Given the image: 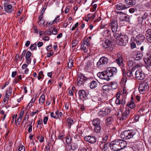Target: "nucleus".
<instances>
[{
    "instance_id": "59",
    "label": "nucleus",
    "mask_w": 151,
    "mask_h": 151,
    "mask_svg": "<svg viewBox=\"0 0 151 151\" xmlns=\"http://www.w3.org/2000/svg\"><path fill=\"white\" fill-rule=\"evenodd\" d=\"M37 127H38V125H41L42 126L43 125L41 119H39L38 120L37 122Z\"/></svg>"
},
{
    "instance_id": "22",
    "label": "nucleus",
    "mask_w": 151,
    "mask_h": 151,
    "mask_svg": "<svg viewBox=\"0 0 151 151\" xmlns=\"http://www.w3.org/2000/svg\"><path fill=\"white\" fill-rule=\"evenodd\" d=\"M92 63L89 61H87L85 63L84 68L86 71L90 72L92 68Z\"/></svg>"
},
{
    "instance_id": "21",
    "label": "nucleus",
    "mask_w": 151,
    "mask_h": 151,
    "mask_svg": "<svg viewBox=\"0 0 151 151\" xmlns=\"http://www.w3.org/2000/svg\"><path fill=\"white\" fill-rule=\"evenodd\" d=\"M102 35L105 38L107 37V39L111 37V32L110 31L108 30L103 31L102 33Z\"/></svg>"
},
{
    "instance_id": "62",
    "label": "nucleus",
    "mask_w": 151,
    "mask_h": 151,
    "mask_svg": "<svg viewBox=\"0 0 151 151\" xmlns=\"http://www.w3.org/2000/svg\"><path fill=\"white\" fill-rule=\"evenodd\" d=\"M12 89L11 87H9V89L6 91V93H8L9 94L11 95L12 93Z\"/></svg>"
},
{
    "instance_id": "55",
    "label": "nucleus",
    "mask_w": 151,
    "mask_h": 151,
    "mask_svg": "<svg viewBox=\"0 0 151 151\" xmlns=\"http://www.w3.org/2000/svg\"><path fill=\"white\" fill-rule=\"evenodd\" d=\"M109 85H104L102 87V89L104 90H105V91H108L109 89Z\"/></svg>"
},
{
    "instance_id": "16",
    "label": "nucleus",
    "mask_w": 151,
    "mask_h": 151,
    "mask_svg": "<svg viewBox=\"0 0 151 151\" xmlns=\"http://www.w3.org/2000/svg\"><path fill=\"white\" fill-rule=\"evenodd\" d=\"M84 139L86 141L88 142L91 144L94 143L96 141V139L95 137L90 135L85 137Z\"/></svg>"
},
{
    "instance_id": "5",
    "label": "nucleus",
    "mask_w": 151,
    "mask_h": 151,
    "mask_svg": "<svg viewBox=\"0 0 151 151\" xmlns=\"http://www.w3.org/2000/svg\"><path fill=\"white\" fill-rule=\"evenodd\" d=\"M100 121L101 120L99 118H96L93 121L92 123L94 126V130L96 133L100 132L101 129Z\"/></svg>"
},
{
    "instance_id": "13",
    "label": "nucleus",
    "mask_w": 151,
    "mask_h": 151,
    "mask_svg": "<svg viewBox=\"0 0 151 151\" xmlns=\"http://www.w3.org/2000/svg\"><path fill=\"white\" fill-rule=\"evenodd\" d=\"M119 20L121 22H129V16L126 15L125 14L122 13V12H119Z\"/></svg>"
},
{
    "instance_id": "53",
    "label": "nucleus",
    "mask_w": 151,
    "mask_h": 151,
    "mask_svg": "<svg viewBox=\"0 0 151 151\" xmlns=\"http://www.w3.org/2000/svg\"><path fill=\"white\" fill-rule=\"evenodd\" d=\"M22 119H20L19 118H18L17 121H16V119H15V124L17 126L19 125L20 124V122H21Z\"/></svg>"
},
{
    "instance_id": "15",
    "label": "nucleus",
    "mask_w": 151,
    "mask_h": 151,
    "mask_svg": "<svg viewBox=\"0 0 151 151\" xmlns=\"http://www.w3.org/2000/svg\"><path fill=\"white\" fill-rule=\"evenodd\" d=\"M115 103L116 104L121 105V108L119 109V110L122 111V109L123 108L124 106L125 103V99L124 98L122 99H116L115 101Z\"/></svg>"
},
{
    "instance_id": "6",
    "label": "nucleus",
    "mask_w": 151,
    "mask_h": 151,
    "mask_svg": "<svg viewBox=\"0 0 151 151\" xmlns=\"http://www.w3.org/2000/svg\"><path fill=\"white\" fill-rule=\"evenodd\" d=\"M91 79V78L86 77L83 74H79L77 78V85L78 86H81L83 85L86 81Z\"/></svg>"
},
{
    "instance_id": "39",
    "label": "nucleus",
    "mask_w": 151,
    "mask_h": 151,
    "mask_svg": "<svg viewBox=\"0 0 151 151\" xmlns=\"http://www.w3.org/2000/svg\"><path fill=\"white\" fill-rule=\"evenodd\" d=\"M73 60H70L68 63V66L69 68H71L73 66Z\"/></svg>"
},
{
    "instance_id": "25",
    "label": "nucleus",
    "mask_w": 151,
    "mask_h": 151,
    "mask_svg": "<svg viewBox=\"0 0 151 151\" xmlns=\"http://www.w3.org/2000/svg\"><path fill=\"white\" fill-rule=\"evenodd\" d=\"M110 43L109 40H106L102 44V46L105 49L109 47Z\"/></svg>"
},
{
    "instance_id": "57",
    "label": "nucleus",
    "mask_w": 151,
    "mask_h": 151,
    "mask_svg": "<svg viewBox=\"0 0 151 151\" xmlns=\"http://www.w3.org/2000/svg\"><path fill=\"white\" fill-rule=\"evenodd\" d=\"M25 147L23 145H21L18 149L19 151H25Z\"/></svg>"
},
{
    "instance_id": "1",
    "label": "nucleus",
    "mask_w": 151,
    "mask_h": 151,
    "mask_svg": "<svg viewBox=\"0 0 151 151\" xmlns=\"http://www.w3.org/2000/svg\"><path fill=\"white\" fill-rule=\"evenodd\" d=\"M117 71V70L116 68L109 67L105 71L99 72L97 75L100 79L108 81L110 80L109 77L115 75Z\"/></svg>"
},
{
    "instance_id": "40",
    "label": "nucleus",
    "mask_w": 151,
    "mask_h": 151,
    "mask_svg": "<svg viewBox=\"0 0 151 151\" xmlns=\"http://www.w3.org/2000/svg\"><path fill=\"white\" fill-rule=\"evenodd\" d=\"M127 65L129 67H131L132 66H137V65H135V64H134L132 60H129L127 62Z\"/></svg>"
},
{
    "instance_id": "12",
    "label": "nucleus",
    "mask_w": 151,
    "mask_h": 151,
    "mask_svg": "<svg viewBox=\"0 0 151 151\" xmlns=\"http://www.w3.org/2000/svg\"><path fill=\"white\" fill-rule=\"evenodd\" d=\"M135 75V77L137 80H142L145 78V74L141 69L136 71Z\"/></svg>"
},
{
    "instance_id": "56",
    "label": "nucleus",
    "mask_w": 151,
    "mask_h": 151,
    "mask_svg": "<svg viewBox=\"0 0 151 151\" xmlns=\"http://www.w3.org/2000/svg\"><path fill=\"white\" fill-rule=\"evenodd\" d=\"M37 139L39 140V142L40 143L44 141V137L42 136H39L37 137Z\"/></svg>"
},
{
    "instance_id": "19",
    "label": "nucleus",
    "mask_w": 151,
    "mask_h": 151,
    "mask_svg": "<svg viewBox=\"0 0 151 151\" xmlns=\"http://www.w3.org/2000/svg\"><path fill=\"white\" fill-rule=\"evenodd\" d=\"M120 150L125 148L127 145V142L124 140L122 139H117Z\"/></svg>"
},
{
    "instance_id": "50",
    "label": "nucleus",
    "mask_w": 151,
    "mask_h": 151,
    "mask_svg": "<svg viewBox=\"0 0 151 151\" xmlns=\"http://www.w3.org/2000/svg\"><path fill=\"white\" fill-rule=\"evenodd\" d=\"M97 101H98V102L99 104V106H98L99 107V106H101L102 105H103L105 104L104 102H102L103 101H102V100L100 98H98Z\"/></svg>"
},
{
    "instance_id": "20",
    "label": "nucleus",
    "mask_w": 151,
    "mask_h": 151,
    "mask_svg": "<svg viewBox=\"0 0 151 151\" xmlns=\"http://www.w3.org/2000/svg\"><path fill=\"white\" fill-rule=\"evenodd\" d=\"M128 8V5L122 3H119L116 5V8L119 10H123Z\"/></svg>"
},
{
    "instance_id": "45",
    "label": "nucleus",
    "mask_w": 151,
    "mask_h": 151,
    "mask_svg": "<svg viewBox=\"0 0 151 151\" xmlns=\"http://www.w3.org/2000/svg\"><path fill=\"white\" fill-rule=\"evenodd\" d=\"M111 111V108H110L109 107H107L104 111L105 112V113L106 114V116L108 115V114H109Z\"/></svg>"
},
{
    "instance_id": "51",
    "label": "nucleus",
    "mask_w": 151,
    "mask_h": 151,
    "mask_svg": "<svg viewBox=\"0 0 151 151\" xmlns=\"http://www.w3.org/2000/svg\"><path fill=\"white\" fill-rule=\"evenodd\" d=\"M30 49L31 50H36V49H37L36 44L35 43H34V44H33L32 45L30 46Z\"/></svg>"
},
{
    "instance_id": "2",
    "label": "nucleus",
    "mask_w": 151,
    "mask_h": 151,
    "mask_svg": "<svg viewBox=\"0 0 151 151\" xmlns=\"http://www.w3.org/2000/svg\"><path fill=\"white\" fill-rule=\"evenodd\" d=\"M114 36L116 39L117 44L120 46L125 45L128 41V37L127 36L122 35L121 32L118 33L114 34Z\"/></svg>"
},
{
    "instance_id": "63",
    "label": "nucleus",
    "mask_w": 151,
    "mask_h": 151,
    "mask_svg": "<svg viewBox=\"0 0 151 151\" xmlns=\"http://www.w3.org/2000/svg\"><path fill=\"white\" fill-rule=\"evenodd\" d=\"M79 24V23L78 22H77L74 25V26H73L71 28V30L72 31H73L76 28L78 27Z\"/></svg>"
},
{
    "instance_id": "43",
    "label": "nucleus",
    "mask_w": 151,
    "mask_h": 151,
    "mask_svg": "<svg viewBox=\"0 0 151 151\" xmlns=\"http://www.w3.org/2000/svg\"><path fill=\"white\" fill-rule=\"evenodd\" d=\"M83 43L86 45V46L88 47V48L90 47L91 45V44L90 43V41L89 40H88L86 39V40H84L83 41Z\"/></svg>"
},
{
    "instance_id": "61",
    "label": "nucleus",
    "mask_w": 151,
    "mask_h": 151,
    "mask_svg": "<svg viewBox=\"0 0 151 151\" xmlns=\"http://www.w3.org/2000/svg\"><path fill=\"white\" fill-rule=\"evenodd\" d=\"M92 100L94 102H96L98 99V97L96 96H93L91 97Z\"/></svg>"
},
{
    "instance_id": "36",
    "label": "nucleus",
    "mask_w": 151,
    "mask_h": 151,
    "mask_svg": "<svg viewBox=\"0 0 151 151\" xmlns=\"http://www.w3.org/2000/svg\"><path fill=\"white\" fill-rule=\"evenodd\" d=\"M39 19V22H38V24L40 26L43 25L45 23V21L42 19V17H39L38 18Z\"/></svg>"
},
{
    "instance_id": "33",
    "label": "nucleus",
    "mask_w": 151,
    "mask_h": 151,
    "mask_svg": "<svg viewBox=\"0 0 151 151\" xmlns=\"http://www.w3.org/2000/svg\"><path fill=\"white\" fill-rule=\"evenodd\" d=\"M90 86L91 89L95 88L97 86L96 82L95 81H92L91 83Z\"/></svg>"
},
{
    "instance_id": "49",
    "label": "nucleus",
    "mask_w": 151,
    "mask_h": 151,
    "mask_svg": "<svg viewBox=\"0 0 151 151\" xmlns=\"http://www.w3.org/2000/svg\"><path fill=\"white\" fill-rule=\"evenodd\" d=\"M65 141L67 144H69L71 143V139L69 136L66 137L65 139Z\"/></svg>"
},
{
    "instance_id": "47",
    "label": "nucleus",
    "mask_w": 151,
    "mask_h": 151,
    "mask_svg": "<svg viewBox=\"0 0 151 151\" xmlns=\"http://www.w3.org/2000/svg\"><path fill=\"white\" fill-rule=\"evenodd\" d=\"M144 6L147 8H151V1L147 3H145L144 4Z\"/></svg>"
},
{
    "instance_id": "38",
    "label": "nucleus",
    "mask_w": 151,
    "mask_h": 151,
    "mask_svg": "<svg viewBox=\"0 0 151 151\" xmlns=\"http://www.w3.org/2000/svg\"><path fill=\"white\" fill-rule=\"evenodd\" d=\"M146 38H149L151 36V29H148L146 31L145 34Z\"/></svg>"
},
{
    "instance_id": "27",
    "label": "nucleus",
    "mask_w": 151,
    "mask_h": 151,
    "mask_svg": "<svg viewBox=\"0 0 151 151\" xmlns=\"http://www.w3.org/2000/svg\"><path fill=\"white\" fill-rule=\"evenodd\" d=\"M50 113L51 114L50 116L51 117L56 119L59 118V116H58V110L55 112V113L53 112H50Z\"/></svg>"
},
{
    "instance_id": "54",
    "label": "nucleus",
    "mask_w": 151,
    "mask_h": 151,
    "mask_svg": "<svg viewBox=\"0 0 151 151\" xmlns=\"http://www.w3.org/2000/svg\"><path fill=\"white\" fill-rule=\"evenodd\" d=\"M148 16V14L147 12H145L143 15H142V16L140 17L142 19H146L147 18V17Z\"/></svg>"
},
{
    "instance_id": "31",
    "label": "nucleus",
    "mask_w": 151,
    "mask_h": 151,
    "mask_svg": "<svg viewBox=\"0 0 151 151\" xmlns=\"http://www.w3.org/2000/svg\"><path fill=\"white\" fill-rule=\"evenodd\" d=\"M109 85L111 88L112 89H115L118 87L117 84L115 82H111Z\"/></svg>"
},
{
    "instance_id": "64",
    "label": "nucleus",
    "mask_w": 151,
    "mask_h": 151,
    "mask_svg": "<svg viewBox=\"0 0 151 151\" xmlns=\"http://www.w3.org/2000/svg\"><path fill=\"white\" fill-rule=\"evenodd\" d=\"M48 119V117L47 116H45L44 118L43 123L45 124H47V122Z\"/></svg>"
},
{
    "instance_id": "3",
    "label": "nucleus",
    "mask_w": 151,
    "mask_h": 151,
    "mask_svg": "<svg viewBox=\"0 0 151 151\" xmlns=\"http://www.w3.org/2000/svg\"><path fill=\"white\" fill-rule=\"evenodd\" d=\"M135 134L134 131L132 130H125L121 134V138L126 140L132 138Z\"/></svg>"
},
{
    "instance_id": "35",
    "label": "nucleus",
    "mask_w": 151,
    "mask_h": 151,
    "mask_svg": "<svg viewBox=\"0 0 151 151\" xmlns=\"http://www.w3.org/2000/svg\"><path fill=\"white\" fill-rule=\"evenodd\" d=\"M114 120V118L112 117H108L106 120V124H111Z\"/></svg>"
},
{
    "instance_id": "26",
    "label": "nucleus",
    "mask_w": 151,
    "mask_h": 151,
    "mask_svg": "<svg viewBox=\"0 0 151 151\" xmlns=\"http://www.w3.org/2000/svg\"><path fill=\"white\" fill-rule=\"evenodd\" d=\"M144 61L148 67H149L151 66V56L145 58L144 59Z\"/></svg>"
},
{
    "instance_id": "30",
    "label": "nucleus",
    "mask_w": 151,
    "mask_h": 151,
    "mask_svg": "<svg viewBox=\"0 0 151 151\" xmlns=\"http://www.w3.org/2000/svg\"><path fill=\"white\" fill-rule=\"evenodd\" d=\"M110 144L109 143H107L104 144L103 145L102 147H101L102 150L103 151H106L109 148V147H110Z\"/></svg>"
},
{
    "instance_id": "17",
    "label": "nucleus",
    "mask_w": 151,
    "mask_h": 151,
    "mask_svg": "<svg viewBox=\"0 0 151 151\" xmlns=\"http://www.w3.org/2000/svg\"><path fill=\"white\" fill-rule=\"evenodd\" d=\"M4 11L7 13L10 14L14 11V9L11 5L6 4H4Z\"/></svg>"
},
{
    "instance_id": "58",
    "label": "nucleus",
    "mask_w": 151,
    "mask_h": 151,
    "mask_svg": "<svg viewBox=\"0 0 151 151\" xmlns=\"http://www.w3.org/2000/svg\"><path fill=\"white\" fill-rule=\"evenodd\" d=\"M48 52H49V53H48L47 54V57H49L52 55L54 53L53 51L52 50H50Z\"/></svg>"
},
{
    "instance_id": "46",
    "label": "nucleus",
    "mask_w": 151,
    "mask_h": 151,
    "mask_svg": "<svg viewBox=\"0 0 151 151\" xmlns=\"http://www.w3.org/2000/svg\"><path fill=\"white\" fill-rule=\"evenodd\" d=\"M108 135L107 134H106L103 136V137L102 139V142H105L108 139Z\"/></svg>"
},
{
    "instance_id": "18",
    "label": "nucleus",
    "mask_w": 151,
    "mask_h": 151,
    "mask_svg": "<svg viewBox=\"0 0 151 151\" xmlns=\"http://www.w3.org/2000/svg\"><path fill=\"white\" fill-rule=\"evenodd\" d=\"M80 99L82 100H86L87 99L88 94L84 90H80L78 92Z\"/></svg>"
},
{
    "instance_id": "23",
    "label": "nucleus",
    "mask_w": 151,
    "mask_h": 151,
    "mask_svg": "<svg viewBox=\"0 0 151 151\" xmlns=\"http://www.w3.org/2000/svg\"><path fill=\"white\" fill-rule=\"evenodd\" d=\"M125 68H121L122 71V76L121 82L123 84H125L127 81V77L124 69Z\"/></svg>"
},
{
    "instance_id": "24",
    "label": "nucleus",
    "mask_w": 151,
    "mask_h": 151,
    "mask_svg": "<svg viewBox=\"0 0 151 151\" xmlns=\"http://www.w3.org/2000/svg\"><path fill=\"white\" fill-rule=\"evenodd\" d=\"M127 106L131 109H133L135 107V105L134 103L133 97H131L130 101L128 102Z\"/></svg>"
},
{
    "instance_id": "9",
    "label": "nucleus",
    "mask_w": 151,
    "mask_h": 151,
    "mask_svg": "<svg viewBox=\"0 0 151 151\" xmlns=\"http://www.w3.org/2000/svg\"><path fill=\"white\" fill-rule=\"evenodd\" d=\"M122 114L120 117L121 120H125L128 119L129 116L130 110L128 108H126L124 111L122 112Z\"/></svg>"
},
{
    "instance_id": "4",
    "label": "nucleus",
    "mask_w": 151,
    "mask_h": 151,
    "mask_svg": "<svg viewBox=\"0 0 151 151\" xmlns=\"http://www.w3.org/2000/svg\"><path fill=\"white\" fill-rule=\"evenodd\" d=\"M108 27L109 28L111 29L112 32L114 34L118 33V32H121L120 31L118 30V23L116 20L111 21Z\"/></svg>"
},
{
    "instance_id": "44",
    "label": "nucleus",
    "mask_w": 151,
    "mask_h": 151,
    "mask_svg": "<svg viewBox=\"0 0 151 151\" xmlns=\"http://www.w3.org/2000/svg\"><path fill=\"white\" fill-rule=\"evenodd\" d=\"M98 115L101 116H106L104 111H100L98 113Z\"/></svg>"
},
{
    "instance_id": "8",
    "label": "nucleus",
    "mask_w": 151,
    "mask_h": 151,
    "mask_svg": "<svg viewBox=\"0 0 151 151\" xmlns=\"http://www.w3.org/2000/svg\"><path fill=\"white\" fill-rule=\"evenodd\" d=\"M149 86L147 83L143 82L141 83L139 86V92L142 94L145 93L149 88Z\"/></svg>"
},
{
    "instance_id": "11",
    "label": "nucleus",
    "mask_w": 151,
    "mask_h": 151,
    "mask_svg": "<svg viewBox=\"0 0 151 151\" xmlns=\"http://www.w3.org/2000/svg\"><path fill=\"white\" fill-rule=\"evenodd\" d=\"M108 61V59L107 58L105 57H102L99 59L96 64V65L98 67H101L104 65H106Z\"/></svg>"
},
{
    "instance_id": "7",
    "label": "nucleus",
    "mask_w": 151,
    "mask_h": 151,
    "mask_svg": "<svg viewBox=\"0 0 151 151\" xmlns=\"http://www.w3.org/2000/svg\"><path fill=\"white\" fill-rule=\"evenodd\" d=\"M117 57V58L115 60V62L117 63L121 68H125L123 62L122 55L120 53H118Z\"/></svg>"
},
{
    "instance_id": "14",
    "label": "nucleus",
    "mask_w": 151,
    "mask_h": 151,
    "mask_svg": "<svg viewBox=\"0 0 151 151\" xmlns=\"http://www.w3.org/2000/svg\"><path fill=\"white\" fill-rule=\"evenodd\" d=\"M145 36L142 34H139L136 37V41L138 45H141L145 40Z\"/></svg>"
},
{
    "instance_id": "60",
    "label": "nucleus",
    "mask_w": 151,
    "mask_h": 151,
    "mask_svg": "<svg viewBox=\"0 0 151 151\" xmlns=\"http://www.w3.org/2000/svg\"><path fill=\"white\" fill-rule=\"evenodd\" d=\"M32 53L30 51H28L26 54V58H30L31 56Z\"/></svg>"
},
{
    "instance_id": "10",
    "label": "nucleus",
    "mask_w": 151,
    "mask_h": 151,
    "mask_svg": "<svg viewBox=\"0 0 151 151\" xmlns=\"http://www.w3.org/2000/svg\"><path fill=\"white\" fill-rule=\"evenodd\" d=\"M117 139L112 141L110 144V148L111 150L114 151H118L120 150Z\"/></svg>"
},
{
    "instance_id": "28",
    "label": "nucleus",
    "mask_w": 151,
    "mask_h": 151,
    "mask_svg": "<svg viewBox=\"0 0 151 151\" xmlns=\"http://www.w3.org/2000/svg\"><path fill=\"white\" fill-rule=\"evenodd\" d=\"M125 3L128 5H134L136 2V0H125Z\"/></svg>"
},
{
    "instance_id": "42",
    "label": "nucleus",
    "mask_w": 151,
    "mask_h": 151,
    "mask_svg": "<svg viewBox=\"0 0 151 151\" xmlns=\"http://www.w3.org/2000/svg\"><path fill=\"white\" fill-rule=\"evenodd\" d=\"M143 22V19L140 17L138 18V20L137 21V25L140 26L141 25Z\"/></svg>"
},
{
    "instance_id": "34",
    "label": "nucleus",
    "mask_w": 151,
    "mask_h": 151,
    "mask_svg": "<svg viewBox=\"0 0 151 151\" xmlns=\"http://www.w3.org/2000/svg\"><path fill=\"white\" fill-rule=\"evenodd\" d=\"M45 96L44 95H42L39 99V103L40 104L42 105L45 101Z\"/></svg>"
},
{
    "instance_id": "29",
    "label": "nucleus",
    "mask_w": 151,
    "mask_h": 151,
    "mask_svg": "<svg viewBox=\"0 0 151 151\" xmlns=\"http://www.w3.org/2000/svg\"><path fill=\"white\" fill-rule=\"evenodd\" d=\"M142 53L140 51L138 52L137 54L136 57L134 58V60H140L142 58Z\"/></svg>"
},
{
    "instance_id": "41",
    "label": "nucleus",
    "mask_w": 151,
    "mask_h": 151,
    "mask_svg": "<svg viewBox=\"0 0 151 151\" xmlns=\"http://www.w3.org/2000/svg\"><path fill=\"white\" fill-rule=\"evenodd\" d=\"M67 122L70 128L71 125L73 124V120L70 118H69L67 119Z\"/></svg>"
},
{
    "instance_id": "32",
    "label": "nucleus",
    "mask_w": 151,
    "mask_h": 151,
    "mask_svg": "<svg viewBox=\"0 0 151 151\" xmlns=\"http://www.w3.org/2000/svg\"><path fill=\"white\" fill-rule=\"evenodd\" d=\"M96 12H95V13L93 14H88L87 15L88 18V19H90L91 20H93L96 17Z\"/></svg>"
},
{
    "instance_id": "37",
    "label": "nucleus",
    "mask_w": 151,
    "mask_h": 151,
    "mask_svg": "<svg viewBox=\"0 0 151 151\" xmlns=\"http://www.w3.org/2000/svg\"><path fill=\"white\" fill-rule=\"evenodd\" d=\"M127 74L128 78H132L133 77L132 70H128L127 72Z\"/></svg>"
},
{
    "instance_id": "48",
    "label": "nucleus",
    "mask_w": 151,
    "mask_h": 151,
    "mask_svg": "<svg viewBox=\"0 0 151 151\" xmlns=\"http://www.w3.org/2000/svg\"><path fill=\"white\" fill-rule=\"evenodd\" d=\"M87 46L83 43L81 45V49L83 50L84 52H86L87 51Z\"/></svg>"
},
{
    "instance_id": "52",
    "label": "nucleus",
    "mask_w": 151,
    "mask_h": 151,
    "mask_svg": "<svg viewBox=\"0 0 151 151\" xmlns=\"http://www.w3.org/2000/svg\"><path fill=\"white\" fill-rule=\"evenodd\" d=\"M52 33L53 35H56L58 33V31L57 29L55 27H53L52 32Z\"/></svg>"
}]
</instances>
